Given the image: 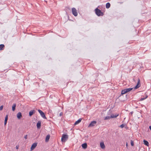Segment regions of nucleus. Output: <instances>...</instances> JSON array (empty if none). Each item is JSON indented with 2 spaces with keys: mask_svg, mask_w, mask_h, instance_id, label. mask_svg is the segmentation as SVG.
I'll list each match as a JSON object with an SVG mask.
<instances>
[{
  "mask_svg": "<svg viewBox=\"0 0 151 151\" xmlns=\"http://www.w3.org/2000/svg\"><path fill=\"white\" fill-rule=\"evenodd\" d=\"M95 11L96 14L98 16H102L104 15V13L97 8L95 9Z\"/></svg>",
  "mask_w": 151,
  "mask_h": 151,
  "instance_id": "f257e3e1",
  "label": "nucleus"
},
{
  "mask_svg": "<svg viewBox=\"0 0 151 151\" xmlns=\"http://www.w3.org/2000/svg\"><path fill=\"white\" fill-rule=\"evenodd\" d=\"M133 89L132 88L124 89L122 91L121 94H124L128 92H129Z\"/></svg>",
  "mask_w": 151,
  "mask_h": 151,
  "instance_id": "f03ea898",
  "label": "nucleus"
},
{
  "mask_svg": "<svg viewBox=\"0 0 151 151\" xmlns=\"http://www.w3.org/2000/svg\"><path fill=\"white\" fill-rule=\"evenodd\" d=\"M68 136L66 134H63L61 138V141L62 142H65L68 139Z\"/></svg>",
  "mask_w": 151,
  "mask_h": 151,
  "instance_id": "7ed1b4c3",
  "label": "nucleus"
},
{
  "mask_svg": "<svg viewBox=\"0 0 151 151\" xmlns=\"http://www.w3.org/2000/svg\"><path fill=\"white\" fill-rule=\"evenodd\" d=\"M38 111L39 112V113L40 114L41 116L43 118L45 119H47V118L46 117L45 114L41 110L38 109Z\"/></svg>",
  "mask_w": 151,
  "mask_h": 151,
  "instance_id": "20e7f679",
  "label": "nucleus"
},
{
  "mask_svg": "<svg viewBox=\"0 0 151 151\" xmlns=\"http://www.w3.org/2000/svg\"><path fill=\"white\" fill-rule=\"evenodd\" d=\"M73 14L75 16H77L78 15V13L76 9L75 8H73L72 9Z\"/></svg>",
  "mask_w": 151,
  "mask_h": 151,
  "instance_id": "39448f33",
  "label": "nucleus"
},
{
  "mask_svg": "<svg viewBox=\"0 0 151 151\" xmlns=\"http://www.w3.org/2000/svg\"><path fill=\"white\" fill-rule=\"evenodd\" d=\"M96 123V121H93L88 126V127H93L95 125V124Z\"/></svg>",
  "mask_w": 151,
  "mask_h": 151,
  "instance_id": "423d86ee",
  "label": "nucleus"
},
{
  "mask_svg": "<svg viewBox=\"0 0 151 151\" xmlns=\"http://www.w3.org/2000/svg\"><path fill=\"white\" fill-rule=\"evenodd\" d=\"M140 80L139 78H138V81H137V85H136V86H135L134 88L135 89H137L140 86Z\"/></svg>",
  "mask_w": 151,
  "mask_h": 151,
  "instance_id": "0eeeda50",
  "label": "nucleus"
},
{
  "mask_svg": "<svg viewBox=\"0 0 151 151\" xmlns=\"http://www.w3.org/2000/svg\"><path fill=\"white\" fill-rule=\"evenodd\" d=\"M37 143H34L32 145L31 147V150L32 151L34 150L35 148L37 146Z\"/></svg>",
  "mask_w": 151,
  "mask_h": 151,
  "instance_id": "6e6552de",
  "label": "nucleus"
},
{
  "mask_svg": "<svg viewBox=\"0 0 151 151\" xmlns=\"http://www.w3.org/2000/svg\"><path fill=\"white\" fill-rule=\"evenodd\" d=\"M17 117L18 119H20L22 117V114L20 112H18L17 114Z\"/></svg>",
  "mask_w": 151,
  "mask_h": 151,
  "instance_id": "1a4fd4ad",
  "label": "nucleus"
},
{
  "mask_svg": "<svg viewBox=\"0 0 151 151\" xmlns=\"http://www.w3.org/2000/svg\"><path fill=\"white\" fill-rule=\"evenodd\" d=\"M41 122L39 121L37 123V129H40L41 127Z\"/></svg>",
  "mask_w": 151,
  "mask_h": 151,
  "instance_id": "9d476101",
  "label": "nucleus"
},
{
  "mask_svg": "<svg viewBox=\"0 0 151 151\" xmlns=\"http://www.w3.org/2000/svg\"><path fill=\"white\" fill-rule=\"evenodd\" d=\"M35 110H31L29 112V116H31L35 113Z\"/></svg>",
  "mask_w": 151,
  "mask_h": 151,
  "instance_id": "9b49d317",
  "label": "nucleus"
},
{
  "mask_svg": "<svg viewBox=\"0 0 151 151\" xmlns=\"http://www.w3.org/2000/svg\"><path fill=\"white\" fill-rule=\"evenodd\" d=\"M119 114H116L115 115L114 114H112L110 116L111 118H116L118 116Z\"/></svg>",
  "mask_w": 151,
  "mask_h": 151,
  "instance_id": "f8f14e48",
  "label": "nucleus"
},
{
  "mask_svg": "<svg viewBox=\"0 0 151 151\" xmlns=\"http://www.w3.org/2000/svg\"><path fill=\"white\" fill-rule=\"evenodd\" d=\"M143 142H144V144L146 146H149V142H148L146 140H143Z\"/></svg>",
  "mask_w": 151,
  "mask_h": 151,
  "instance_id": "ddd939ff",
  "label": "nucleus"
},
{
  "mask_svg": "<svg viewBox=\"0 0 151 151\" xmlns=\"http://www.w3.org/2000/svg\"><path fill=\"white\" fill-rule=\"evenodd\" d=\"M82 146L83 148L84 149H86L87 147V144L86 143L83 144L82 145Z\"/></svg>",
  "mask_w": 151,
  "mask_h": 151,
  "instance_id": "4468645a",
  "label": "nucleus"
},
{
  "mask_svg": "<svg viewBox=\"0 0 151 151\" xmlns=\"http://www.w3.org/2000/svg\"><path fill=\"white\" fill-rule=\"evenodd\" d=\"M50 136L49 135H47L46 137L45 141L46 142H48L50 138Z\"/></svg>",
  "mask_w": 151,
  "mask_h": 151,
  "instance_id": "2eb2a0df",
  "label": "nucleus"
},
{
  "mask_svg": "<svg viewBox=\"0 0 151 151\" xmlns=\"http://www.w3.org/2000/svg\"><path fill=\"white\" fill-rule=\"evenodd\" d=\"M100 145L102 149L104 148L105 147V146L104 142H101L100 144Z\"/></svg>",
  "mask_w": 151,
  "mask_h": 151,
  "instance_id": "dca6fc26",
  "label": "nucleus"
},
{
  "mask_svg": "<svg viewBox=\"0 0 151 151\" xmlns=\"http://www.w3.org/2000/svg\"><path fill=\"white\" fill-rule=\"evenodd\" d=\"M110 4L108 2L106 4V8L107 9H109L110 6Z\"/></svg>",
  "mask_w": 151,
  "mask_h": 151,
  "instance_id": "f3484780",
  "label": "nucleus"
},
{
  "mask_svg": "<svg viewBox=\"0 0 151 151\" xmlns=\"http://www.w3.org/2000/svg\"><path fill=\"white\" fill-rule=\"evenodd\" d=\"M81 119H78L77 121H76L75 123L74 124L76 125V124H78V123H79L80 122H81Z\"/></svg>",
  "mask_w": 151,
  "mask_h": 151,
  "instance_id": "a211bd4d",
  "label": "nucleus"
},
{
  "mask_svg": "<svg viewBox=\"0 0 151 151\" xmlns=\"http://www.w3.org/2000/svg\"><path fill=\"white\" fill-rule=\"evenodd\" d=\"M16 105L15 104H13L12 106V110L13 111H14L15 110Z\"/></svg>",
  "mask_w": 151,
  "mask_h": 151,
  "instance_id": "6ab92c4d",
  "label": "nucleus"
},
{
  "mask_svg": "<svg viewBox=\"0 0 151 151\" xmlns=\"http://www.w3.org/2000/svg\"><path fill=\"white\" fill-rule=\"evenodd\" d=\"M4 45L3 44L0 45V50H3V48L4 47Z\"/></svg>",
  "mask_w": 151,
  "mask_h": 151,
  "instance_id": "aec40b11",
  "label": "nucleus"
},
{
  "mask_svg": "<svg viewBox=\"0 0 151 151\" xmlns=\"http://www.w3.org/2000/svg\"><path fill=\"white\" fill-rule=\"evenodd\" d=\"M111 118V117L110 116H106L105 117V118L104 119V120H108Z\"/></svg>",
  "mask_w": 151,
  "mask_h": 151,
  "instance_id": "412c9836",
  "label": "nucleus"
},
{
  "mask_svg": "<svg viewBox=\"0 0 151 151\" xmlns=\"http://www.w3.org/2000/svg\"><path fill=\"white\" fill-rule=\"evenodd\" d=\"M147 97V96H146V97L145 98H141V99H140V101L143 100H145V99H146Z\"/></svg>",
  "mask_w": 151,
  "mask_h": 151,
  "instance_id": "4be33fe9",
  "label": "nucleus"
},
{
  "mask_svg": "<svg viewBox=\"0 0 151 151\" xmlns=\"http://www.w3.org/2000/svg\"><path fill=\"white\" fill-rule=\"evenodd\" d=\"M8 120V115H6L5 117L4 121L7 122Z\"/></svg>",
  "mask_w": 151,
  "mask_h": 151,
  "instance_id": "5701e85b",
  "label": "nucleus"
},
{
  "mask_svg": "<svg viewBox=\"0 0 151 151\" xmlns=\"http://www.w3.org/2000/svg\"><path fill=\"white\" fill-rule=\"evenodd\" d=\"M131 144L132 146H133L134 145V142L132 140L131 141Z\"/></svg>",
  "mask_w": 151,
  "mask_h": 151,
  "instance_id": "b1692460",
  "label": "nucleus"
},
{
  "mask_svg": "<svg viewBox=\"0 0 151 151\" xmlns=\"http://www.w3.org/2000/svg\"><path fill=\"white\" fill-rule=\"evenodd\" d=\"M125 126V124H122L119 126V127L121 128H123Z\"/></svg>",
  "mask_w": 151,
  "mask_h": 151,
  "instance_id": "393cba45",
  "label": "nucleus"
},
{
  "mask_svg": "<svg viewBox=\"0 0 151 151\" xmlns=\"http://www.w3.org/2000/svg\"><path fill=\"white\" fill-rule=\"evenodd\" d=\"M3 106L1 105V106L0 107V111L2 110L3 109Z\"/></svg>",
  "mask_w": 151,
  "mask_h": 151,
  "instance_id": "a878e982",
  "label": "nucleus"
},
{
  "mask_svg": "<svg viewBox=\"0 0 151 151\" xmlns=\"http://www.w3.org/2000/svg\"><path fill=\"white\" fill-rule=\"evenodd\" d=\"M27 135H26L24 136V138L26 139L27 138Z\"/></svg>",
  "mask_w": 151,
  "mask_h": 151,
  "instance_id": "bb28decb",
  "label": "nucleus"
},
{
  "mask_svg": "<svg viewBox=\"0 0 151 151\" xmlns=\"http://www.w3.org/2000/svg\"><path fill=\"white\" fill-rule=\"evenodd\" d=\"M63 115V113L61 112H60V114H59V116H62Z\"/></svg>",
  "mask_w": 151,
  "mask_h": 151,
  "instance_id": "cd10ccee",
  "label": "nucleus"
},
{
  "mask_svg": "<svg viewBox=\"0 0 151 151\" xmlns=\"http://www.w3.org/2000/svg\"><path fill=\"white\" fill-rule=\"evenodd\" d=\"M16 148L18 150L19 149V146H16Z\"/></svg>",
  "mask_w": 151,
  "mask_h": 151,
  "instance_id": "c85d7f7f",
  "label": "nucleus"
},
{
  "mask_svg": "<svg viewBox=\"0 0 151 151\" xmlns=\"http://www.w3.org/2000/svg\"><path fill=\"white\" fill-rule=\"evenodd\" d=\"M7 122L4 121V124L5 125L6 124Z\"/></svg>",
  "mask_w": 151,
  "mask_h": 151,
  "instance_id": "c756f323",
  "label": "nucleus"
},
{
  "mask_svg": "<svg viewBox=\"0 0 151 151\" xmlns=\"http://www.w3.org/2000/svg\"><path fill=\"white\" fill-rule=\"evenodd\" d=\"M149 129L151 130V126H149Z\"/></svg>",
  "mask_w": 151,
  "mask_h": 151,
  "instance_id": "7c9ffc66",
  "label": "nucleus"
},
{
  "mask_svg": "<svg viewBox=\"0 0 151 151\" xmlns=\"http://www.w3.org/2000/svg\"><path fill=\"white\" fill-rule=\"evenodd\" d=\"M133 111H132L130 112V114H133Z\"/></svg>",
  "mask_w": 151,
  "mask_h": 151,
  "instance_id": "2f4dec72",
  "label": "nucleus"
},
{
  "mask_svg": "<svg viewBox=\"0 0 151 151\" xmlns=\"http://www.w3.org/2000/svg\"><path fill=\"white\" fill-rule=\"evenodd\" d=\"M126 146L127 147H128V144H127V143L126 144Z\"/></svg>",
  "mask_w": 151,
  "mask_h": 151,
  "instance_id": "473e14b6",
  "label": "nucleus"
}]
</instances>
